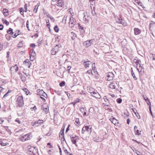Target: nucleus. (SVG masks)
I'll return each mask as SVG.
<instances>
[{"mask_svg": "<svg viewBox=\"0 0 155 155\" xmlns=\"http://www.w3.org/2000/svg\"><path fill=\"white\" fill-rule=\"evenodd\" d=\"M134 34L135 35H139L141 32V30L137 28H134Z\"/></svg>", "mask_w": 155, "mask_h": 155, "instance_id": "obj_16", "label": "nucleus"}, {"mask_svg": "<svg viewBox=\"0 0 155 155\" xmlns=\"http://www.w3.org/2000/svg\"><path fill=\"white\" fill-rule=\"evenodd\" d=\"M48 16V17H49L52 20V21H54L55 19H54V18H53V17L52 16Z\"/></svg>", "mask_w": 155, "mask_h": 155, "instance_id": "obj_57", "label": "nucleus"}, {"mask_svg": "<svg viewBox=\"0 0 155 155\" xmlns=\"http://www.w3.org/2000/svg\"><path fill=\"white\" fill-rule=\"evenodd\" d=\"M80 110L82 113L84 111H87L85 107H81Z\"/></svg>", "mask_w": 155, "mask_h": 155, "instance_id": "obj_33", "label": "nucleus"}, {"mask_svg": "<svg viewBox=\"0 0 155 155\" xmlns=\"http://www.w3.org/2000/svg\"><path fill=\"white\" fill-rule=\"evenodd\" d=\"M24 91L25 92L27 95H28L30 93L29 91L28 90L27 88H25L23 89Z\"/></svg>", "mask_w": 155, "mask_h": 155, "instance_id": "obj_37", "label": "nucleus"}, {"mask_svg": "<svg viewBox=\"0 0 155 155\" xmlns=\"http://www.w3.org/2000/svg\"><path fill=\"white\" fill-rule=\"evenodd\" d=\"M2 21L3 22L5 23L7 25H8L9 24V23L6 20L2 19Z\"/></svg>", "mask_w": 155, "mask_h": 155, "instance_id": "obj_39", "label": "nucleus"}, {"mask_svg": "<svg viewBox=\"0 0 155 155\" xmlns=\"http://www.w3.org/2000/svg\"><path fill=\"white\" fill-rule=\"evenodd\" d=\"M133 112L136 115V117L138 118V119H140V117L139 114L137 113V112L135 108H132Z\"/></svg>", "mask_w": 155, "mask_h": 155, "instance_id": "obj_18", "label": "nucleus"}, {"mask_svg": "<svg viewBox=\"0 0 155 155\" xmlns=\"http://www.w3.org/2000/svg\"><path fill=\"white\" fill-rule=\"evenodd\" d=\"M71 39L72 40H74L75 39V38L77 37V35L74 33L73 32H71Z\"/></svg>", "mask_w": 155, "mask_h": 155, "instance_id": "obj_26", "label": "nucleus"}, {"mask_svg": "<svg viewBox=\"0 0 155 155\" xmlns=\"http://www.w3.org/2000/svg\"><path fill=\"white\" fill-rule=\"evenodd\" d=\"M30 134H28L22 136L20 137V140L22 142L28 140L30 139Z\"/></svg>", "mask_w": 155, "mask_h": 155, "instance_id": "obj_4", "label": "nucleus"}, {"mask_svg": "<svg viewBox=\"0 0 155 155\" xmlns=\"http://www.w3.org/2000/svg\"><path fill=\"white\" fill-rule=\"evenodd\" d=\"M37 92L38 95L40 96H42V95L43 94V91L42 90H41L39 89H38L37 90Z\"/></svg>", "mask_w": 155, "mask_h": 155, "instance_id": "obj_25", "label": "nucleus"}, {"mask_svg": "<svg viewBox=\"0 0 155 155\" xmlns=\"http://www.w3.org/2000/svg\"><path fill=\"white\" fill-rule=\"evenodd\" d=\"M41 96H43L45 98H47V94L44 91L43 93V94Z\"/></svg>", "mask_w": 155, "mask_h": 155, "instance_id": "obj_43", "label": "nucleus"}, {"mask_svg": "<svg viewBox=\"0 0 155 155\" xmlns=\"http://www.w3.org/2000/svg\"><path fill=\"white\" fill-rule=\"evenodd\" d=\"M71 140L73 143L75 145L77 146L76 140H78L76 139L75 137H73L71 136H70Z\"/></svg>", "mask_w": 155, "mask_h": 155, "instance_id": "obj_19", "label": "nucleus"}, {"mask_svg": "<svg viewBox=\"0 0 155 155\" xmlns=\"http://www.w3.org/2000/svg\"><path fill=\"white\" fill-rule=\"evenodd\" d=\"M107 80L108 81L111 80L114 77V74L112 72H109L107 74Z\"/></svg>", "mask_w": 155, "mask_h": 155, "instance_id": "obj_11", "label": "nucleus"}, {"mask_svg": "<svg viewBox=\"0 0 155 155\" xmlns=\"http://www.w3.org/2000/svg\"><path fill=\"white\" fill-rule=\"evenodd\" d=\"M16 98L17 99L16 100L17 104L19 107H22L24 104L23 96L22 95H19Z\"/></svg>", "mask_w": 155, "mask_h": 155, "instance_id": "obj_3", "label": "nucleus"}, {"mask_svg": "<svg viewBox=\"0 0 155 155\" xmlns=\"http://www.w3.org/2000/svg\"><path fill=\"white\" fill-rule=\"evenodd\" d=\"M35 44H32L30 45V47L31 48H34L35 47Z\"/></svg>", "mask_w": 155, "mask_h": 155, "instance_id": "obj_59", "label": "nucleus"}, {"mask_svg": "<svg viewBox=\"0 0 155 155\" xmlns=\"http://www.w3.org/2000/svg\"><path fill=\"white\" fill-rule=\"evenodd\" d=\"M137 70L139 71V75H141L142 74V69L140 71H139L138 69L137 68Z\"/></svg>", "mask_w": 155, "mask_h": 155, "instance_id": "obj_53", "label": "nucleus"}, {"mask_svg": "<svg viewBox=\"0 0 155 155\" xmlns=\"http://www.w3.org/2000/svg\"><path fill=\"white\" fill-rule=\"evenodd\" d=\"M67 68H68V72L69 73L70 72V70L71 69V67L70 66H68L67 67Z\"/></svg>", "mask_w": 155, "mask_h": 155, "instance_id": "obj_60", "label": "nucleus"}, {"mask_svg": "<svg viewBox=\"0 0 155 155\" xmlns=\"http://www.w3.org/2000/svg\"><path fill=\"white\" fill-rule=\"evenodd\" d=\"M134 62L137 64V65H138V64L139 65V67H141L140 65V60L137 57H136L134 59Z\"/></svg>", "mask_w": 155, "mask_h": 155, "instance_id": "obj_17", "label": "nucleus"}, {"mask_svg": "<svg viewBox=\"0 0 155 155\" xmlns=\"http://www.w3.org/2000/svg\"><path fill=\"white\" fill-rule=\"evenodd\" d=\"M84 127L85 128V130H86V131L89 132H91V128H90L88 126H84Z\"/></svg>", "mask_w": 155, "mask_h": 155, "instance_id": "obj_24", "label": "nucleus"}, {"mask_svg": "<svg viewBox=\"0 0 155 155\" xmlns=\"http://www.w3.org/2000/svg\"><path fill=\"white\" fill-rule=\"evenodd\" d=\"M28 64V65H29V64H31L30 63V62L29 61V60L27 59H26L23 62V64Z\"/></svg>", "mask_w": 155, "mask_h": 155, "instance_id": "obj_30", "label": "nucleus"}, {"mask_svg": "<svg viewBox=\"0 0 155 155\" xmlns=\"http://www.w3.org/2000/svg\"><path fill=\"white\" fill-rule=\"evenodd\" d=\"M3 26L2 25H0V30H2L3 28Z\"/></svg>", "mask_w": 155, "mask_h": 155, "instance_id": "obj_63", "label": "nucleus"}, {"mask_svg": "<svg viewBox=\"0 0 155 155\" xmlns=\"http://www.w3.org/2000/svg\"><path fill=\"white\" fill-rule=\"evenodd\" d=\"M89 92H90L91 94L92 93L93 94L92 95V96L95 97L96 98L99 99L101 98V97L100 95L96 91H93L92 92H90L89 91Z\"/></svg>", "mask_w": 155, "mask_h": 155, "instance_id": "obj_6", "label": "nucleus"}, {"mask_svg": "<svg viewBox=\"0 0 155 155\" xmlns=\"http://www.w3.org/2000/svg\"><path fill=\"white\" fill-rule=\"evenodd\" d=\"M103 138H100L99 137H94L93 138L94 140L97 142H99L102 140Z\"/></svg>", "mask_w": 155, "mask_h": 155, "instance_id": "obj_20", "label": "nucleus"}, {"mask_svg": "<svg viewBox=\"0 0 155 155\" xmlns=\"http://www.w3.org/2000/svg\"><path fill=\"white\" fill-rule=\"evenodd\" d=\"M52 1L53 2L56 1V3L55 4L57 6L61 7L64 5L62 0H52Z\"/></svg>", "mask_w": 155, "mask_h": 155, "instance_id": "obj_10", "label": "nucleus"}, {"mask_svg": "<svg viewBox=\"0 0 155 155\" xmlns=\"http://www.w3.org/2000/svg\"><path fill=\"white\" fill-rule=\"evenodd\" d=\"M9 52L8 51L7 52V58H9Z\"/></svg>", "mask_w": 155, "mask_h": 155, "instance_id": "obj_62", "label": "nucleus"}, {"mask_svg": "<svg viewBox=\"0 0 155 155\" xmlns=\"http://www.w3.org/2000/svg\"><path fill=\"white\" fill-rule=\"evenodd\" d=\"M92 66L93 67L92 69L94 71V69L95 68V64L94 63L92 64Z\"/></svg>", "mask_w": 155, "mask_h": 155, "instance_id": "obj_56", "label": "nucleus"}, {"mask_svg": "<svg viewBox=\"0 0 155 155\" xmlns=\"http://www.w3.org/2000/svg\"><path fill=\"white\" fill-rule=\"evenodd\" d=\"M144 99L145 100L147 105H149V107L151 106V103L150 102V100L147 97H144Z\"/></svg>", "mask_w": 155, "mask_h": 155, "instance_id": "obj_21", "label": "nucleus"}, {"mask_svg": "<svg viewBox=\"0 0 155 155\" xmlns=\"http://www.w3.org/2000/svg\"><path fill=\"white\" fill-rule=\"evenodd\" d=\"M87 72L89 74H93L92 71L91 70V69H90L88 70L87 71Z\"/></svg>", "mask_w": 155, "mask_h": 155, "instance_id": "obj_50", "label": "nucleus"}, {"mask_svg": "<svg viewBox=\"0 0 155 155\" xmlns=\"http://www.w3.org/2000/svg\"><path fill=\"white\" fill-rule=\"evenodd\" d=\"M51 134V132L50 130H49V132L45 134V135L47 136H49Z\"/></svg>", "mask_w": 155, "mask_h": 155, "instance_id": "obj_46", "label": "nucleus"}, {"mask_svg": "<svg viewBox=\"0 0 155 155\" xmlns=\"http://www.w3.org/2000/svg\"><path fill=\"white\" fill-rule=\"evenodd\" d=\"M21 80L23 81H25L26 80V78L25 76H22L21 78Z\"/></svg>", "mask_w": 155, "mask_h": 155, "instance_id": "obj_42", "label": "nucleus"}, {"mask_svg": "<svg viewBox=\"0 0 155 155\" xmlns=\"http://www.w3.org/2000/svg\"><path fill=\"white\" fill-rule=\"evenodd\" d=\"M110 105H111V104L108 103V102H106L104 104V105L107 106H109Z\"/></svg>", "mask_w": 155, "mask_h": 155, "instance_id": "obj_51", "label": "nucleus"}, {"mask_svg": "<svg viewBox=\"0 0 155 155\" xmlns=\"http://www.w3.org/2000/svg\"><path fill=\"white\" fill-rule=\"evenodd\" d=\"M23 46V43L22 41L20 42L19 44L18 45V48L22 47Z\"/></svg>", "mask_w": 155, "mask_h": 155, "instance_id": "obj_31", "label": "nucleus"}, {"mask_svg": "<svg viewBox=\"0 0 155 155\" xmlns=\"http://www.w3.org/2000/svg\"><path fill=\"white\" fill-rule=\"evenodd\" d=\"M64 127L63 128H62L61 132H60L59 134V137L61 138H63L64 140L65 139L64 138Z\"/></svg>", "mask_w": 155, "mask_h": 155, "instance_id": "obj_14", "label": "nucleus"}, {"mask_svg": "<svg viewBox=\"0 0 155 155\" xmlns=\"http://www.w3.org/2000/svg\"><path fill=\"white\" fill-rule=\"evenodd\" d=\"M110 120L115 125L117 124L118 123V120L114 118H111Z\"/></svg>", "mask_w": 155, "mask_h": 155, "instance_id": "obj_23", "label": "nucleus"}, {"mask_svg": "<svg viewBox=\"0 0 155 155\" xmlns=\"http://www.w3.org/2000/svg\"><path fill=\"white\" fill-rule=\"evenodd\" d=\"M117 84L115 82H114L111 83L110 84L109 86L111 89H117Z\"/></svg>", "mask_w": 155, "mask_h": 155, "instance_id": "obj_13", "label": "nucleus"}, {"mask_svg": "<svg viewBox=\"0 0 155 155\" xmlns=\"http://www.w3.org/2000/svg\"><path fill=\"white\" fill-rule=\"evenodd\" d=\"M8 93H6L5 95H4V96L3 97V98H5V97H7L8 96Z\"/></svg>", "mask_w": 155, "mask_h": 155, "instance_id": "obj_64", "label": "nucleus"}, {"mask_svg": "<svg viewBox=\"0 0 155 155\" xmlns=\"http://www.w3.org/2000/svg\"><path fill=\"white\" fill-rule=\"evenodd\" d=\"M27 153L29 155H39L36 148L31 146L28 147Z\"/></svg>", "mask_w": 155, "mask_h": 155, "instance_id": "obj_1", "label": "nucleus"}, {"mask_svg": "<svg viewBox=\"0 0 155 155\" xmlns=\"http://www.w3.org/2000/svg\"><path fill=\"white\" fill-rule=\"evenodd\" d=\"M54 29L55 32H58L59 31V28L57 25H56L54 27Z\"/></svg>", "mask_w": 155, "mask_h": 155, "instance_id": "obj_32", "label": "nucleus"}, {"mask_svg": "<svg viewBox=\"0 0 155 155\" xmlns=\"http://www.w3.org/2000/svg\"><path fill=\"white\" fill-rule=\"evenodd\" d=\"M75 124L78 126L79 124H80V122L79 121V119L78 118H76V119L75 121Z\"/></svg>", "mask_w": 155, "mask_h": 155, "instance_id": "obj_27", "label": "nucleus"}, {"mask_svg": "<svg viewBox=\"0 0 155 155\" xmlns=\"http://www.w3.org/2000/svg\"><path fill=\"white\" fill-rule=\"evenodd\" d=\"M131 73H132V76L134 78V79L135 80H137V78L136 77L133 71H132Z\"/></svg>", "mask_w": 155, "mask_h": 155, "instance_id": "obj_41", "label": "nucleus"}, {"mask_svg": "<svg viewBox=\"0 0 155 155\" xmlns=\"http://www.w3.org/2000/svg\"><path fill=\"white\" fill-rule=\"evenodd\" d=\"M84 128H85L84 127L82 129V131H81L82 134H84V132L86 131V130H85Z\"/></svg>", "mask_w": 155, "mask_h": 155, "instance_id": "obj_52", "label": "nucleus"}, {"mask_svg": "<svg viewBox=\"0 0 155 155\" xmlns=\"http://www.w3.org/2000/svg\"><path fill=\"white\" fill-rule=\"evenodd\" d=\"M149 110H150V113L151 114V115L153 117V113H152V111H151V106H150L149 107Z\"/></svg>", "mask_w": 155, "mask_h": 155, "instance_id": "obj_48", "label": "nucleus"}, {"mask_svg": "<svg viewBox=\"0 0 155 155\" xmlns=\"http://www.w3.org/2000/svg\"><path fill=\"white\" fill-rule=\"evenodd\" d=\"M70 126V125H68V127H67V128L66 129V133L69 130V127Z\"/></svg>", "mask_w": 155, "mask_h": 155, "instance_id": "obj_61", "label": "nucleus"}, {"mask_svg": "<svg viewBox=\"0 0 155 155\" xmlns=\"http://www.w3.org/2000/svg\"><path fill=\"white\" fill-rule=\"evenodd\" d=\"M103 98L105 102H108V103L110 104H111L113 101L112 98L109 97L107 96H104Z\"/></svg>", "mask_w": 155, "mask_h": 155, "instance_id": "obj_12", "label": "nucleus"}, {"mask_svg": "<svg viewBox=\"0 0 155 155\" xmlns=\"http://www.w3.org/2000/svg\"><path fill=\"white\" fill-rule=\"evenodd\" d=\"M8 10L6 8L4 9L3 10V13L5 15L6 12H8Z\"/></svg>", "mask_w": 155, "mask_h": 155, "instance_id": "obj_49", "label": "nucleus"}, {"mask_svg": "<svg viewBox=\"0 0 155 155\" xmlns=\"http://www.w3.org/2000/svg\"><path fill=\"white\" fill-rule=\"evenodd\" d=\"M20 13L21 14V15H23V14H24V11H23V10H22V9H20Z\"/></svg>", "mask_w": 155, "mask_h": 155, "instance_id": "obj_58", "label": "nucleus"}, {"mask_svg": "<svg viewBox=\"0 0 155 155\" xmlns=\"http://www.w3.org/2000/svg\"><path fill=\"white\" fill-rule=\"evenodd\" d=\"M39 6V5H38V4H37L35 7V8L34 10V12H35V13H36L37 12V11L38 10V7Z\"/></svg>", "mask_w": 155, "mask_h": 155, "instance_id": "obj_29", "label": "nucleus"}, {"mask_svg": "<svg viewBox=\"0 0 155 155\" xmlns=\"http://www.w3.org/2000/svg\"><path fill=\"white\" fill-rule=\"evenodd\" d=\"M123 21H122V19H120L118 18V21H117L120 24H122L123 25H124V23L123 22Z\"/></svg>", "mask_w": 155, "mask_h": 155, "instance_id": "obj_34", "label": "nucleus"}, {"mask_svg": "<svg viewBox=\"0 0 155 155\" xmlns=\"http://www.w3.org/2000/svg\"><path fill=\"white\" fill-rule=\"evenodd\" d=\"M65 93H66V94L67 95L68 97V98H70V96L71 95L70 93H69L68 92L65 91Z\"/></svg>", "mask_w": 155, "mask_h": 155, "instance_id": "obj_47", "label": "nucleus"}, {"mask_svg": "<svg viewBox=\"0 0 155 155\" xmlns=\"http://www.w3.org/2000/svg\"><path fill=\"white\" fill-rule=\"evenodd\" d=\"M84 15L83 19L85 21H88L91 19V17L89 13L87 12H84Z\"/></svg>", "mask_w": 155, "mask_h": 155, "instance_id": "obj_9", "label": "nucleus"}, {"mask_svg": "<svg viewBox=\"0 0 155 155\" xmlns=\"http://www.w3.org/2000/svg\"><path fill=\"white\" fill-rule=\"evenodd\" d=\"M135 133L136 134L139 135L140 134L141 131H139V130L137 129L136 130H135Z\"/></svg>", "mask_w": 155, "mask_h": 155, "instance_id": "obj_35", "label": "nucleus"}, {"mask_svg": "<svg viewBox=\"0 0 155 155\" xmlns=\"http://www.w3.org/2000/svg\"><path fill=\"white\" fill-rule=\"evenodd\" d=\"M116 101L118 103L120 104L121 103L122 100L121 98H118L117 99Z\"/></svg>", "mask_w": 155, "mask_h": 155, "instance_id": "obj_38", "label": "nucleus"}, {"mask_svg": "<svg viewBox=\"0 0 155 155\" xmlns=\"http://www.w3.org/2000/svg\"><path fill=\"white\" fill-rule=\"evenodd\" d=\"M48 107H44V106L43 105L41 106V109L43 111H44L46 113V114H47L48 112Z\"/></svg>", "mask_w": 155, "mask_h": 155, "instance_id": "obj_22", "label": "nucleus"}, {"mask_svg": "<svg viewBox=\"0 0 155 155\" xmlns=\"http://www.w3.org/2000/svg\"><path fill=\"white\" fill-rule=\"evenodd\" d=\"M78 27L80 29L83 30L84 29L83 27L81 26L79 24H78Z\"/></svg>", "mask_w": 155, "mask_h": 155, "instance_id": "obj_55", "label": "nucleus"}, {"mask_svg": "<svg viewBox=\"0 0 155 155\" xmlns=\"http://www.w3.org/2000/svg\"><path fill=\"white\" fill-rule=\"evenodd\" d=\"M75 19L73 18H70V21L69 22V27L70 28H72L74 27V23L75 22Z\"/></svg>", "mask_w": 155, "mask_h": 155, "instance_id": "obj_7", "label": "nucleus"}, {"mask_svg": "<svg viewBox=\"0 0 155 155\" xmlns=\"http://www.w3.org/2000/svg\"><path fill=\"white\" fill-rule=\"evenodd\" d=\"M25 8V12H26L28 10H27V5L26 4H25L24 6ZM29 12H30L31 11L28 10Z\"/></svg>", "mask_w": 155, "mask_h": 155, "instance_id": "obj_40", "label": "nucleus"}, {"mask_svg": "<svg viewBox=\"0 0 155 155\" xmlns=\"http://www.w3.org/2000/svg\"><path fill=\"white\" fill-rule=\"evenodd\" d=\"M93 41V40H90L85 41L83 43L85 47L87 48L91 45Z\"/></svg>", "mask_w": 155, "mask_h": 155, "instance_id": "obj_8", "label": "nucleus"}, {"mask_svg": "<svg viewBox=\"0 0 155 155\" xmlns=\"http://www.w3.org/2000/svg\"><path fill=\"white\" fill-rule=\"evenodd\" d=\"M63 150L65 153H67V154H69V152H68L67 149L64 147L63 148Z\"/></svg>", "mask_w": 155, "mask_h": 155, "instance_id": "obj_44", "label": "nucleus"}, {"mask_svg": "<svg viewBox=\"0 0 155 155\" xmlns=\"http://www.w3.org/2000/svg\"><path fill=\"white\" fill-rule=\"evenodd\" d=\"M7 32L9 34H10L11 35H13L14 33L13 32V29L11 28H9V29L8 31H7Z\"/></svg>", "mask_w": 155, "mask_h": 155, "instance_id": "obj_28", "label": "nucleus"}, {"mask_svg": "<svg viewBox=\"0 0 155 155\" xmlns=\"http://www.w3.org/2000/svg\"><path fill=\"white\" fill-rule=\"evenodd\" d=\"M35 55H36V54H35V53H31V54H30V57L31 56V57H33L35 58L36 57Z\"/></svg>", "mask_w": 155, "mask_h": 155, "instance_id": "obj_45", "label": "nucleus"}, {"mask_svg": "<svg viewBox=\"0 0 155 155\" xmlns=\"http://www.w3.org/2000/svg\"><path fill=\"white\" fill-rule=\"evenodd\" d=\"M18 67L17 66V64H15V65L11 67L10 69V70L11 71H15L17 72L18 69Z\"/></svg>", "mask_w": 155, "mask_h": 155, "instance_id": "obj_15", "label": "nucleus"}, {"mask_svg": "<svg viewBox=\"0 0 155 155\" xmlns=\"http://www.w3.org/2000/svg\"><path fill=\"white\" fill-rule=\"evenodd\" d=\"M35 57H30V60L31 61H34V59H35Z\"/></svg>", "mask_w": 155, "mask_h": 155, "instance_id": "obj_54", "label": "nucleus"}, {"mask_svg": "<svg viewBox=\"0 0 155 155\" xmlns=\"http://www.w3.org/2000/svg\"><path fill=\"white\" fill-rule=\"evenodd\" d=\"M65 84V82L64 81H62L59 84V85L60 87L64 86Z\"/></svg>", "mask_w": 155, "mask_h": 155, "instance_id": "obj_36", "label": "nucleus"}, {"mask_svg": "<svg viewBox=\"0 0 155 155\" xmlns=\"http://www.w3.org/2000/svg\"><path fill=\"white\" fill-rule=\"evenodd\" d=\"M44 121L42 120H39L37 121L32 122L31 123V125L33 126L38 127L39 126V125H40L41 124L43 123Z\"/></svg>", "mask_w": 155, "mask_h": 155, "instance_id": "obj_5", "label": "nucleus"}, {"mask_svg": "<svg viewBox=\"0 0 155 155\" xmlns=\"http://www.w3.org/2000/svg\"><path fill=\"white\" fill-rule=\"evenodd\" d=\"M61 47V45L59 44L56 45L51 51V54L52 55H55L60 50Z\"/></svg>", "mask_w": 155, "mask_h": 155, "instance_id": "obj_2", "label": "nucleus"}]
</instances>
